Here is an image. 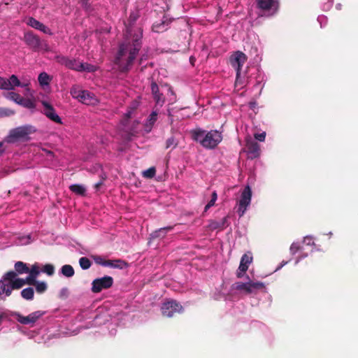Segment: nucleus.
I'll list each match as a JSON object with an SVG mask.
<instances>
[{"label":"nucleus","instance_id":"obj_33","mask_svg":"<svg viewBox=\"0 0 358 358\" xmlns=\"http://www.w3.org/2000/svg\"><path fill=\"white\" fill-rule=\"evenodd\" d=\"M173 229V227H172V226H169V227L160 228L159 229L156 230L154 232V237H156V238L162 237V238H163V237L165 236V234L167 232L171 231Z\"/></svg>","mask_w":358,"mask_h":358},{"label":"nucleus","instance_id":"obj_49","mask_svg":"<svg viewBox=\"0 0 358 358\" xmlns=\"http://www.w3.org/2000/svg\"><path fill=\"white\" fill-rule=\"evenodd\" d=\"M43 151L45 152L47 157H54V153L52 151L47 150H43Z\"/></svg>","mask_w":358,"mask_h":358},{"label":"nucleus","instance_id":"obj_51","mask_svg":"<svg viewBox=\"0 0 358 358\" xmlns=\"http://www.w3.org/2000/svg\"><path fill=\"white\" fill-rule=\"evenodd\" d=\"M82 5L86 7L88 5V0H80Z\"/></svg>","mask_w":358,"mask_h":358},{"label":"nucleus","instance_id":"obj_14","mask_svg":"<svg viewBox=\"0 0 358 358\" xmlns=\"http://www.w3.org/2000/svg\"><path fill=\"white\" fill-rule=\"evenodd\" d=\"M138 14L137 12H131L130 13L129 17L128 19L127 22L124 23L125 27H126V33L125 36L126 38H132L135 34H138L139 32V30L142 32V30L141 28H138L137 30H134V24L138 18Z\"/></svg>","mask_w":358,"mask_h":358},{"label":"nucleus","instance_id":"obj_35","mask_svg":"<svg viewBox=\"0 0 358 358\" xmlns=\"http://www.w3.org/2000/svg\"><path fill=\"white\" fill-rule=\"evenodd\" d=\"M38 82L41 85H49L51 78L45 72L41 73L38 78Z\"/></svg>","mask_w":358,"mask_h":358},{"label":"nucleus","instance_id":"obj_50","mask_svg":"<svg viewBox=\"0 0 358 358\" xmlns=\"http://www.w3.org/2000/svg\"><path fill=\"white\" fill-rule=\"evenodd\" d=\"M211 199L216 201L217 199V192L215 191H214L213 193H212V195H211Z\"/></svg>","mask_w":358,"mask_h":358},{"label":"nucleus","instance_id":"obj_1","mask_svg":"<svg viewBox=\"0 0 358 358\" xmlns=\"http://www.w3.org/2000/svg\"><path fill=\"white\" fill-rule=\"evenodd\" d=\"M141 31L135 34L132 38H126V41L119 45L115 57L114 64L122 73L128 72L132 67L134 62L141 48Z\"/></svg>","mask_w":358,"mask_h":358},{"label":"nucleus","instance_id":"obj_8","mask_svg":"<svg viewBox=\"0 0 358 358\" xmlns=\"http://www.w3.org/2000/svg\"><path fill=\"white\" fill-rule=\"evenodd\" d=\"M15 87H27V91L29 92L27 84H22L15 75H11L8 78L0 76V89L4 90H13Z\"/></svg>","mask_w":358,"mask_h":358},{"label":"nucleus","instance_id":"obj_45","mask_svg":"<svg viewBox=\"0 0 358 358\" xmlns=\"http://www.w3.org/2000/svg\"><path fill=\"white\" fill-rule=\"evenodd\" d=\"M290 252L292 255L296 254L298 251L301 250V246L298 243H293L290 246Z\"/></svg>","mask_w":358,"mask_h":358},{"label":"nucleus","instance_id":"obj_43","mask_svg":"<svg viewBox=\"0 0 358 358\" xmlns=\"http://www.w3.org/2000/svg\"><path fill=\"white\" fill-rule=\"evenodd\" d=\"M83 91L84 90H79L76 87H73L71 90V94L73 98L77 99L80 101V98H82V92H83Z\"/></svg>","mask_w":358,"mask_h":358},{"label":"nucleus","instance_id":"obj_3","mask_svg":"<svg viewBox=\"0 0 358 358\" xmlns=\"http://www.w3.org/2000/svg\"><path fill=\"white\" fill-rule=\"evenodd\" d=\"M17 273L13 271L6 272L0 280V298L5 294L6 296L11 295L13 289H19L24 285H27L26 278H17Z\"/></svg>","mask_w":358,"mask_h":358},{"label":"nucleus","instance_id":"obj_13","mask_svg":"<svg viewBox=\"0 0 358 358\" xmlns=\"http://www.w3.org/2000/svg\"><path fill=\"white\" fill-rule=\"evenodd\" d=\"M252 253L250 251H248L243 255L241 258L238 268L236 273L238 278H241L243 277L245 273L248 271L249 266L252 263Z\"/></svg>","mask_w":358,"mask_h":358},{"label":"nucleus","instance_id":"obj_36","mask_svg":"<svg viewBox=\"0 0 358 358\" xmlns=\"http://www.w3.org/2000/svg\"><path fill=\"white\" fill-rule=\"evenodd\" d=\"M79 264L83 270H87L90 268L92 262L87 257H83L79 259Z\"/></svg>","mask_w":358,"mask_h":358},{"label":"nucleus","instance_id":"obj_22","mask_svg":"<svg viewBox=\"0 0 358 358\" xmlns=\"http://www.w3.org/2000/svg\"><path fill=\"white\" fill-rule=\"evenodd\" d=\"M228 217H223L220 221L211 220L209 224V227L213 229H224L228 224H227Z\"/></svg>","mask_w":358,"mask_h":358},{"label":"nucleus","instance_id":"obj_40","mask_svg":"<svg viewBox=\"0 0 358 358\" xmlns=\"http://www.w3.org/2000/svg\"><path fill=\"white\" fill-rule=\"evenodd\" d=\"M15 114V110L6 108H0V117H8Z\"/></svg>","mask_w":358,"mask_h":358},{"label":"nucleus","instance_id":"obj_42","mask_svg":"<svg viewBox=\"0 0 358 358\" xmlns=\"http://www.w3.org/2000/svg\"><path fill=\"white\" fill-rule=\"evenodd\" d=\"M178 142L174 136L169 137L166 141V148H174L177 146Z\"/></svg>","mask_w":358,"mask_h":358},{"label":"nucleus","instance_id":"obj_5","mask_svg":"<svg viewBox=\"0 0 358 358\" xmlns=\"http://www.w3.org/2000/svg\"><path fill=\"white\" fill-rule=\"evenodd\" d=\"M24 39L27 45L34 51L41 50L48 51L50 50L48 44L45 41H41L40 38L33 32L24 34Z\"/></svg>","mask_w":358,"mask_h":358},{"label":"nucleus","instance_id":"obj_32","mask_svg":"<svg viewBox=\"0 0 358 358\" xmlns=\"http://www.w3.org/2000/svg\"><path fill=\"white\" fill-rule=\"evenodd\" d=\"M21 296L26 300H32L34 296V289L32 287H27L22 290Z\"/></svg>","mask_w":358,"mask_h":358},{"label":"nucleus","instance_id":"obj_55","mask_svg":"<svg viewBox=\"0 0 358 358\" xmlns=\"http://www.w3.org/2000/svg\"><path fill=\"white\" fill-rule=\"evenodd\" d=\"M2 146H3V143L0 142V148H2Z\"/></svg>","mask_w":358,"mask_h":358},{"label":"nucleus","instance_id":"obj_54","mask_svg":"<svg viewBox=\"0 0 358 358\" xmlns=\"http://www.w3.org/2000/svg\"><path fill=\"white\" fill-rule=\"evenodd\" d=\"M211 206L207 203L204 208V211L206 212Z\"/></svg>","mask_w":358,"mask_h":358},{"label":"nucleus","instance_id":"obj_4","mask_svg":"<svg viewBox=\"0 0 358 358\" xmlns=\"http://www.w3.org/2000/svg\"><path fill=\"white\" fill-rule=\"evenodd\" d=\"M36 131L34 127L31 125H24L16 127L10 131L6 141L8 143H14L19 141L29 140V135Z\"/></svg>","mask_w":358,"mask_h":358},{"label":"nucleus","instance_id":"obj_7","mask_svg":"<svg viewBox=\"0 0 358 358\" xmlns=\"http://www.w3.org/2000/svg\"><path fill=\"white\" fill-rule=\"evenodd\" d=\"M161 310L163 316L171 317L176 313H181L183 311V308L176 301L170 300L162 303Z\"/></svg>","mask_w":358,"mask_h":358},{"label":"nucleus","instance_id":"obj_52","mask_svg":"<svg viewBox=\"0 0 358 358\" xmlns=\"http://www.w3.org/2000/svg\"><path fill=\"white\" fill-rule=\"evenodd\" d=\"M215 201H216L211 199L208 203L212 207L215 205Z\"/></svg>","mask_w":358,"mask_h":358},{"label":"nucleus","instance_id":"obj_15","mask_svg":"<svg viewBox=\"0 0 358 358\" xmlns=\"http://www.w3.org/2000/svg\"><path fill=\"white\" fill-rule=\"evenodd\" d=\"M42 105L44 107V114L47 117L56 123L62 124V119L56 113L55 108L50 103L45 101H43Z\"/></svg>","mask_w":358,"mask_h":358},{"label":"nucleus","instance_id":"obj_30","mask_svg":"<svg viewBox=\"0 0 358 358\" xmlns=\"http://www.w3.org/2000/svg\"><path fill=\"white\" fill-rule=\"evenodd\" d=\"M29 285H34L36 287V290L38 293L41 294L45 292L48 289V285L45 282H40L37 280H35L34 283L28 284Z\"/></svg>","mask_w":358,"mask_h":358},{"label":"nucleus","instance_id":"obj_18","mask_svg":"<svg viewBox=\"0 0 358 358\" xmlns=\"http://www.w3.org/2000/svg\"><path fill=\"white\" fill-rule=\"evenodd\" d=\"M150 87L156 104L162 106L165 101V98L162 94L159 93V87L157 84L155 82L152 81Z\"/></svg>","mask_w":358,"mask_h":358},{"label":"nucleus","instance_id":"obj_26","mask_svg":"<svg viewBox=\"0 0 358 358\" xmlns=\"http://www.w3.org/2000/svg\"><path fill=\"white\" fill-rule=\"evenodd\" d=\"M15 269L17 274H22V273H28L29 271V267L27 266V264L22 262H17L15 264Z\"/></svg>","mask_w":358,"mask_h":358},{"label":"nucleus","instance_id":"obj_24","mask_svg":"<svg viewBox=\"0 0 358 358\" xmlns=\"http://www.w3.org/2000/svg\"><path fill=\"white\" fill-rule=\"evenodd\" d=\"M248 282V287L251 290V294L256 293L259 290H262L265 288V285L262 282H255L250 280Z\"/></svg>","mask_w":358,"mask_h":358},{"label":"nucleus","instance_id":"obj_37","mask_svg":"<svg viewBox=\"0 0 358 358\" xmlns=\"http://www.w3.org/2000/svg\"><path fill=\"white\" fill-rule=\"evenodd\" d=\"M129 264L121 259H114V268L124 269L127 268Z\"/></svg>","mask_w":358,"mask_h":358},{"label":"nucleus","instance_id":"obj_17","mask_svg":"<svg viewBox=\"0 0 358 358\" xmlns=\"http://www.w3.org/2000/svg\"><path fill=\"white\" fill-rule=\"evenodd\" d=\"M27 24L29 26L36 29L40 30L45 34L52 35V32L48 27L32 17H29Z\"/></svg>","mask_w":358,"mask_h":358},{"label":"nucleus","instance_id":"obj_53","mask_svg":"<svg viewBox=\"0 0 358 358\" xmlns=\"http://www.w3.org/2000/svg\"><path fill=\"white\" fill-rule=\"evenodd\" d=\"M306 240H308L309 241H308V245H311V244H313V242L311 243V238H309L308 237H306L305 239H304V241H306Z\"/></svg>","mask_w":358,"mask_h":358},{"label":"nucleus","instance_id":"obj_16","mask_svg":"<svg viewBox=\"0 0 358 358\" xmlns=\"http://www.w3.org/2000/svg\"><path fill=\"white\" fill-rule=\"evenodd\" d=\"M248 158L255 159L260 155V146L255 141L248 142L246 145Z\"/></svg>","mask_w":358,"mask_h":358},{"label":"nucleus","instance_id":"obj_11","mask_svg":"<svg viewBox=\"0 0 358 358\" xmlns=\"http://www.w3.org/2000/svg\"><path fill=\"white\" fill-rule=\"evenodd\" d=\"M247 61V56L241 51H236L229 57V63L236 71V79L241 76V70L243 65Z\"/></svg>","mask_w":358,"mask_h":358},{"label":"nucleus","instance_id":"obj_25","mask_svg":"<svg viewBox=\"0 0 358 358\" xmlns=\"http://www.w3.org/2000/svg\"><path fill=\"white\" fill-rule=\"evenodd\" d=\"M3 96L8 99V100H10V101H14L15 103L17 104H20V101H21V99H22V96L18 94V93H16V92H5L3 94Z\"/></svg>","mask_w":358,"mask_h":358},{"label":"nucleus","instance_id":"obj_46","mask_svg":"<svg viewBox=\"0 0 358 358\" xmlns=\"http://www.w3.org/2000/svg\"><path fill=\"white\" fill-rule=\"evenodd\" d=\"M255 138L256 140L263 142V141H264L265 138H266V133L262 132V133H259V134H255Z\"/></svg>","mask_w":358,"mask_h":358},{"label":"nucleus","instance_id":"obj_39","mask_svg":"<svg viewBox=\"0 0 358 358\" xmlns=\"http://www.w3.org/2000/svg\"><path fill=\"white\" fill-rule=\"evenodd\" d=\"M158 113L157 111H152L148 119V124L151 128L157 120Z\"/></svg>","mask_w":358,"mask_h":358},{"label":"nucleus","instance_id":"obj_12","mask_svg":"<svg viewBox=\"0 0 358 358\" xmlns=\"http://www.w3.org/2000/svg\"><path fill=\"white\" fill-rule=\"evenodd\" d=\"M44 315V312L38 310L33 312L27 316H23L19 313H15L13 315L15 317L17 321L24 325L29 324L31 327L36 322V321Z\"/></svg>","mask_w":358,"mask_h":358},{"label":"nucleus","instance_id":"obj_9","mask_svg":"<svg viewBox=\"0 0 358 358\" xmlns=\"http://www.w3.org/2000/svg\"><path fill=\"white\" fill-rule=\"evenodd\" d=\"M252 198V190L250 186L247 185L241 193V199L238 201L237 213L239 217L243 216L247 207L250 204Z\"/></svg>","mask_w":358,"mask_h":358},{"label":"nucleus","instance_id":"obj_47","mask_svg":"<svg viewBox=\"0 0 358 358\" xmlns=\"http://www.w3.org/2000/svg\"><path fill=\"white\" fill-rule=\"evenodd\" d=\"M104 266L114 268V259L106 260Z\"/></svg>","mask_w":358,"mask_h":358},{"label":"nucleus","instance_id":"obj_28","mask_svg":"<svg viewBox=\"0 0 358 358\" xmlns=\"http://www.w3.org/2000/svg\"><path fill=\"white\" fill-rule=\"evenodd\" d=\"M234 288L238 291L244 292L247 294H251V290L248 287V282H236L234 284Z\"/></svg>","mask_w":358,"mask_h":358},{"label":"nucleus","instance_id":"obj_48","mask_svg":"<svg viewBox=\"0 0 358 358\" xmlns=\"http://www.w3.org/2000/svg\"><path fill=\"white\" fill-rule=\"evenodd\" d=\"M105 180V178H102L101 180H100L98 182H96L95 185H94V188L96 189V190H99V188L101 187V185H103V180Z\"/></svg>","mask_w":358,"mask_h":358},{"label":"nucleus","instance_id":"obj_21","mask_svg":"<svg viewBox=\"0 0 358 358\" xmlns=\"http://www.w3.org/2000/svg\"><path fill=\"white\" fill-rule=\"evenodd\" d=\"M80 101L86 105H94L97 102V99L94 94L87 90H84L82 92V98H80Z\"/></svg>","mask_w":358,"mask_h":358},{"label":"nucleus","instance_id":"obj_44","mask_svg":"<svg viewBox=\"0 0 358 358\" xmlns=\"http://www.w3.org/2000/svg\"><path fill=\"white\" fill-rule=\"evenodd\" d=\"M92 259H94V262L97 264L105 266L106 259H104L101 256L99 255H94L92 256Z\"/></svg>","mask_w":358,"mask_h":358},{"label":"nucleus","instance_id":"obj_10","mask_svg":"<svg viewBox=\"0 0 358 358\" xmlns=\"http://www.w3.org/2000/svg\"><path fill=\"white\" fill-rule=\"evenodd\" d=\"M113 285V278L110 276L106 275L102 278L94 279L92 282V292L93 293H99L103 289L111 287Z\"/></svg>","mask_w":358,"mask_h":358},{"label":"nucleus","instance_id":"obj_56","mask_svg":"<svg viewBox=\"0 0 358 358\" xmlns=\"http://www.w3.org/2000/svg\"><path fill=\"white\" fill-rule=\"evenodd\" d=\"M2 316H3L2 315H0V320H1V318H2Z\"/></svg>","mask_w":358,"mask_h":358},{"label":"nucleus","instance_id":"obj_31","mask_svg":"<svg viewBox=\"0 0 358 358\" xmlns=\"http://www.w3.org/2000/svg\"><path fill=\"white\" fill-rule=\"evenodd\" d=\"M61 273L64 276H66L67 278H70L74 275L75 271H74V269L72 266H71L69 264H65V265L62 266V267L61 268Z\"/></svg>","mask_w":358,"mask_h":358},{"label":"nucleus","instance_id":"obj_38","mask_svg":"<svg viewBox=\"0 0 358 358\" xmlns=\"http://www.w3.org/2000/svg\"><path fill=\"white\" fill-rule=\"evenodd\" d=\"M155 173H156V169L154 166H152V167H150V168L148 169L147 170L143 171L142 176L145 178L151 179V178H154V176H155Z\"/></svg>","mask_w":358,"mask_h":358},{"label":"nucleus","instance_id":"obj_34","mask_svg":"<svg viewBox=\"0 0 358 358\" xmlns=\"http://www.w3.org/2000/svg\"><path fill=\"white\" fill-rule=\"evenodd\" d=\"M80 72H94L96 70V67L88 63L80 62L79 64Z\"/></svg>","mask_w":358,"mask_h":358},{"label":"nucleus","instance_id":"obj_6","mask_svg":"<svg viewBox=\"0 0 358 358\" xmlns=\"http://www.w3.org/2000/svg\"><path fill=\"white\" fill-rule=\"evenodd\" d=\"M255 1L257 8L268 15L277 13L280 8L279 0H255Z\"/></svg>","mask_w":358,"mask_h":358},{"label":"nucleus","instance_id":"obj_2","mask_svg":"<svg viewBox=\"0 0 358 358\" xmlns=\"http://www.w3.org/2000/svg\"><path fill=\"white\" fill-rule=\"evenodd\" d=\"M192 138L194 141H198L200 144L207 148H215L222 140V136L217 130H211L207 133L201 129H196L191 131Z\"/></svg>","mask_w":358,"mask_h":358},{"label":"nucleus","instance_id":"obj_27","mask_svg":"<svg viewBox=\"0 0 358 358\" xmlns=\"http://www.w3.org/2000/svg\"><path fill=\"white\" fill-rule=\"evenodd\" d=\"M70 190L77 195L84 196L86 192V189L83 185L74 184L69 187Z\"/></svg>","mask_w":358,"mask_h":358},{"label":"nucleus","instance_id":"obj_20","mask_svg":"<svg viewBox=\"0 0 358 358\" xmlns=\"http://www.w3.org/2000/svg\"><path fill=\"white\" fill-rule=\"evenodd\" d=\"M62 64L65 65L67 68L80 71L79 64L80 62L75 59H69L68 57H62L59 61Z\"/></svg>","mask_w":358,"mask_h":358},{"label":"nucleus","instance_id":"obj_29","mask_svg":"<svg viewBox=\"0 0 358 358\" xmlns=\"http://www.w3.org/2000/svg\"><path fill=\"white\" fill-rule=\"evenodd\" d=\"M19 105L28 109H34L36 108L34 99L30 98L24 99L22 97Z\"/></svg>","mask_w":358,"mask_h":358},{"label":"nucleus","instance_id":"obj_19","mask_svg":"<svg viewBox=\"0 0 358 358\" xmlns=\"http://www.w3.org/2000/svg\"><path fill=\"white\" fill-rule=\"evenodd\" d=\"M40 266L38 263L33 264L28 272L29 275L26 278L27 284H33L40 274Z\"/></svg>","mask_w":358,"mask_h":358},{"label":"nucleus","instance_id":"obj_41","mask_svg":"<svg viewBox=\"0 0 358 358\" xmlns=\"http://www.w3.org/2000/svg\"><path fill=\"white\" fill-rule=\"evenodd\" d=\"M42 271L48 275H52L55 273V266L52 264H47L42 268Z\"/></svg>","mask_w":358,"mask_h":358},{"label":"nucleus","instance_id":"obj_23","mask_svg":"<svg viewBox=\"0 0 358 358\" xmlns=\"http://www.w3.org/2000/svg\"><path fill=\"white\" fill-rule=\"evenodd\" d=\"M171 22V20L164 19L161 22H155L152 25V30L155 32H163L167 30L169 23Z\"/></svg>","mask_w":358,"mask_h":358}]
</instances>
